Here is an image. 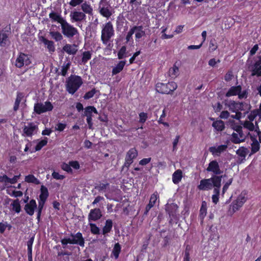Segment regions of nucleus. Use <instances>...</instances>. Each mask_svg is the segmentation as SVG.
<instances>
[{"label":"nucleus","instance_id":"obj_1","mask_svg":"<svg viewBox=\"0 0 261 261\" xmlns=\"http://www.w3.org/2000/svg\"><path fill=\"white\" fill-rule=\"evenodd\" d=\"M222 176H212L210 178L200 180L198 189L202 191H208L214 188L221 187Z\"/></svg>","mask_w":261,"mask_h":261},{"label":"nucleus","instance_id":"obj_2","mask_svg":"<svg viewBox=\"0 0 261 261\" xmlns=\"http://www.w3.org/2000/svg\"><path fill=\"white\" fill-rule=\"evenodd\" d=\"M83 84L82 78L77 75H71L66 81V90L69 93L73 94Z\"/></svg>","mask_w":261,"mask_h":261},{"label":"nucleus","instance_id":"obj_3","mask_svg":"<svg viewBox=\"0 0 261 261\" xmlns=\"http://www.w3.org/2000/svg\"><path fill=\"white\" fill-rule=\"evenodd\" d=\"M61 243L63 245H67L68 244H75L84 247L85 240L82 233L78 232L76 233H71L69 237H66L61 240Z\"/></svg>","mask_w":261,"mask_h":261},{"label":"nucleus","instance_id":"obj_4","mask_svg":"<svg viewBox=\"0 0 261 261\" xmlns=\"http://www.w3.org/2000/svg\"><path fill=\"white\" fill-rule=\"evenodd\" d=\"M114 29L111 21H109L103 24L101 35V40L103 44L107 45L111 39L114 37Z\"/></svg>","mask_w":261,"mask_h":261},{"label":"nucleus","instance_id":"obj_5","mask_svg":"<svg viewBox=\"0 0 261 261\" xmlns=\"http://www.w3.org/2000/svg\"><path fill=\"white\" fill-rule=\"evenodd\" d=\"M224 104L231 112L244 111V114H246L250 109V106L243 102H236L233 100H225Z\"/></svg>","mask_w":261,"mask_h":261},{"label":"nucleus","instance_id":"obj_6","mask_svg":"<svg viewBox=\"0 0 261 261\" xmlns=\"http://www.w3.org/2000/svg\"><path fill=\"white\" fill-rule=\"evenodd\" d=\"M62 33L67 38H71L79 35L77 29L68 23L65 19L61 24Z\"/></svg>","mask_w":261,"mask_h":261},{"label":"nucleus","instance_id":"obj_7","mask_svg":"<svg viewBox=\"0 0 261 261\" xmlns=\"http://www.w3.org/2000/svg\"><path fill=\"white\" fill-rule=\"evenodd\" d=\"M177 88V85L174 82H169L167 84L158 83L156 85V91L162 94H170Z\"/></svg>","mask_w":261,"mask_h":261},{"label":"nucleus","instance_id":"obj_8","mask_svg":"<svg viewBox=\"0 0 261 261\" xmlns=\"http://www.w3.org/2000/svg\"><path fill=\"white\" fill-rule=\"evenodd\" d=\"M236 132L231 135V141L236 144L244 142L248 135H251L248 133H244L241 126H237L234 129Z\"/></svg>","mask_w":261,"mask_h":261},{"label":"nucleus","instance_id":"obj_9","mask_svg":"<svg viewBox=\"0 0 261 261\" xmlns=\"http://www.w3.org/2000/svg\"><path fill=\"white\" fill-rule=\"evenodd\" d=\"M225 95L226 97L238 95L239 99H244L247 97L248 91L246 89L242 90L240 85L232 86L229 89Z\"/></svg>","mask_w":261,"mask_h":261},{"label":"nucleus","instance_id":"obj_10","mask_svg":"<svg viewBox=\"0 0 261 261\" xmlns=\"http://www.w3.org/2000/svg\"><path fill=\"white\" fill-rule=\"evenodd\" d=\"M247 200V197L246 193L242 192L240 195H239L236 200L232 202L230 206L229 212L230 214H233L235 212L238 211L240 207H241Z\"/></svg>","mask_w":261,"mask_h":261},{"label":"nucleus","instance_id":"obj_11","mask_svg":"<svg viewBox=\"0 0 261 261\" xmlns=\"http://www.w3.org/2000/svg\"><path fill=\"white\" fill-rule=\"evenodd\" d=\"M54 108L52 103L49 101H45L44 103L38 102L34 105V111L37 114H41L47 112L51 111Z\"/></svg>","mask_w":261,"mask_h":261},{"label":"nucleus","instance_id":"obj_12","mask_svg":"<svg viewBox=\"0 0 261 261\" xmlns=\"http://www.w3.org/2000/svg\"><path fill=\"white\" fill-rule=\"evenodd\" d=\"M138 155V151L135 148H130L126 153L125 158V162L122 166V170L126 168V170L128 169L129 166L133 163L134 160Z\"/></svg>","mask_w":261,"mask_h":261},{"label":"nucleus","instance_id":"obj_13","mask_svg":"<svg viewBox=\"0 0 261 261\" xmlns=\"http://www.w3.org/2000/svg\"><path fill=\"white\" fill-rule=\"evenodd\" d=\"M206 171L213 174V176H220L223 173V171L221 169L219 163L215 160L210 162Z\"/></svg>","mask_w":261,"mask_h":261},{"label":"nucleus","instance_id":"obj_14","mask_svg":"<svg viewBox=\"0 0 261 261\" xmlns=\"http://www.w3.org/2000/svg\"><path fill=\"white\" fill-rule=\"evenodd\" d=\"M99 12L103 17L109 18L112 15L110 5L107 2L100 1L98 5Z\"/></svg>","mask_w":261,"mask_h":261},{"label":"nucleus","instance_id":"obj_15","mask_svg":"<svg viewBox=\"0 0 261 261\" xmlns=\"http://www.w3.org/2000/svg\"><path fill=\"white\" fill-rule=\"evenodd\" d=\"M31 63L30 57L25 54L20 53L17 57L15 61V66L19 68L23 66H28Z\"/></svg>","mask_w":261,"mask_h":261},{"label":"nucleus","instance_id":"obj_16","mask_svg":"<svg viewBox=\"0 0 261 261\" xmlns=\"http://www.w3.org/2000/svg\"><path fill=\"white\" fill-rule=\"evenodd\" d=\"M38 127L37 125L33 122L28 123L23 128L22 136L24 137H31L37 134Z\"/></svg>","mask_w":261,"mask_h":261},{"label":"nucleus","instance_id":"obj_17","mask_svg":"<svg viewBox=\"0 0 261 261\" xmlns=\"http://www.w3.org/2000/svg\"><path fill=\"white\" fill-rule=\"evenodd\" d=\"M70 21L72 23L81 22L86 19L84 13L81 11H73L70 14Z\"/></svg>","mask_w":261,"mask_h":261},{"label":"nucleus","instance_id":"obj_18","mask_svg":"<svg viewBox=\"0 0 261 261\" xmlns=\"http://www.w3.org/2000/svg\"><path fill=\"white\" fill-rule=\"evenodd\" d=\"M251 75L261 76V56L257 57L252 65Z\"/></svg>","mask_w":261,"mask_h":261},{"label":"nucleus","instance_id":"obj_19","mask_svg":"<svg viewBox=\"0 0 261 261\" xmlns=\"http://www.w3.org/2000/svg\"><path fill=\"white\" fill-rule=\"evenodd\" d=\"M227 148V145H220L218 146H212L209 148V151L214 156H219Z\"/></svg>","mask_w":261,"mask_h":261},{"label":"nucleus","instance_id":"obj_20","mask_svg":"<svg viewBox=\"0 0 261 261\" xmlns=\"http://www.w3.org/2000/svg\"><path fill=\"white\" fill-rule=\"evenodd\" d=\"M37 208V204L36 201L32 199L29 202L27 203L25 205L24 209L25 212L30 216H32L34 213L35 210Z\"/></svg>","mask_w":261,"mask_h":261},{"label":"nucleus","instance_id":"obj_21","mask_svg":"<svg viewBox=\"0 0 261 261\" xmlns=\"http://www.w3.org/2000/svg\"><path fill=\"white\" fill-rule=\"evenodd\" d=\"M102 216L101 211L99 208H94L90 210L88 215L89 221H95L99 219Z\"/></svg>","mask_w":261,"mask_h":261},{"label":"nucleus","instance_id":"obj_22","mask_svg":"<svg viewBox=\"0 0 261 261\" xmlns=\"http://www.w3.org/2000/svg\"><path fill=\"white\" fill-rule=\"evenodd\" d=\"M10 44L8 34L4 31L0 32V46L6 47Z\"/></svg>","mask_w":261,"mask_h":261},{"label":"nucleus","instance_id":"obj_23","mask_svg":"<svg viewBox=\"0 0 261 261\" xmlns=\"http://www.w3.org/2000/svg\"><path fill=\"white\" fill-rule=\"evenodd\" d=\"M63 50L70 55H75L77 51V46L75 44H66L63 47Z\"/></svg>","mask_w":261,"mask_h":261},{"label":"nucleus","instance_id":"obj_24","mask_svg":"<svg viewBox=\"0 0 261 261\" xmlns=\"http://www.w3.org/2000/svg\"><path fill=\"white\" fill-rule=\"evenodd\" d=\"M126 64V61H120L119 63L112 69V75H116L120 72L123 69Z\"/></svg>","mask_w":261,"mask_h":261},{"label":"nucleus","instance_id":"obj_25","mask_svg":"<svg viewBox=\"0 0 261 261\" xmlns=\"http://www.w3.org/2000/svg\"><path fill=\"white\" fill-rule=\"evenodd\" d=\"M49 16L53 21H57L60 23V24H61L65 20V19L62 17L60 14L54 12L50 13Z\"/></svg>","mask_w":261,"mask_h":261},{"label":"nucleus","instance_id":"obj_26","mask_svg":"<svg viewBox=\"0 0 261 261\" xmlns=\"http://www.w3.org/2000/svg\"><path fill=\"white\" fill-rule=\"evenodd\" d=\"M41 40L46 45L49 52L53 53L55 51V47L53 41L48 40L44 37H42Z\"/></svg>","mask_w":261,"mask_h":261},{"label":"nucleus","instance_id":"obj_27","mask_svg":"<svg viewBox=\"0 0 261 261\" xmlns=\"http://www.w3.org/2000/svg\"><path fill=\"white\" fill-rule=\"evenodd\" d=\"M133 29L135 31V33H136L135 38L136 40L139 39L145 36V31L143 30V27L142 25L134 26L133 27Z\"/></svg>","mask_w":261,"mask_h":261},{"label":"nucleus","instance_id":"obj_28","mask_svg":"<svg viewBox=\"0 0 261 261\" xmlns=\"http://www.w3.org/2000/svg\"><path fill=\"white\" fill-rule=\"evenodd\" d=\"M182 173L181 170L178 169L176 170L172 175V181L175 184H178L181 180Z\"/></svg>","mask_w":261,"mask_h":261},{"label":"nucleus","instance_id":"obj_29","mask_svg":"<svg viewBox=\"0 0 261 261\" xmlns=\"http://www.w3.org/2000/svg\"><path fill=\"white\" fill-rule=\"evenodd\" d=\"M207 214V205L205 201H203L199 211V217L201 220V222H203V220L206 215Z\"/></svg>","mask_w":261,"mask_h":261},{"label":"nucleus","instance_id":"obj_30","mask_svg":"<svg viewBox=\"0 0 261 261\" xmlns=\"http://www.w3.org/2000/svg\"><path fill=\"white\" fill-rule=\"evenodd\" d=\"M98 114L96 108L93 106H88L84 109V115L87 117H92V113Z\"/></svg>","mask_w":261,"mask_h":261},{"label":"nucleus","instance_id":"obj_31","mask_svg":"<svg viewBox=\"0 0 261 261\" xmlns=\"http://www.w3.org/2000/svg\"><path fill=\"white\" fill-rule=\"evenodd\" d=\"M212 126L217 130L221 132L225 128L224 123L221 120H216L213 122Z\"/></svg>","mask_w":261,"mask_h":261},{"label":"nucleus","instance_id":"obj_32","mask_svg":"<svg viewBox=\"0 0 261 261\" xmlns=\"http://www.w3.org/2000/svg\"><path fill=\"white\" fill-rule=\"evenodd\" d=\"M255 124L256 125H254L252 122L246 120L243 124V126L244 128L250 131H253L254 130L255 131V129L258 130L259 129L258 126L257 125L256 121H255Z\"/></svg>","mask_w":261,"mask_h":261},{"label":"nucleus","instance_id":"obj_33","mask_svg":"<svg viewBox=\"0 0 261 261\" xmlns=\"http://www.w3.org/2000/svg\"><path fill=\"white\" fill-rule=\"evenodd\" d=\"M112 221L110 219L107 220L106 221L105 225L102 228V234L106 236L107 233L110 232L112 230Z\"/></svg>","mask_w":261,"mask_h":261},{"label":"nucleus","instance_id":"obj_34","mask_svg":"<svg viewBox=\"0 0 261 261\" xmlns=\"http://www.w3.org/2000/svg\"><path fill=\"white\" fill-rule=\"evenodd\" d=\"M81 9L83 12L92 15L93 14V8L91 5L86 2L83 3L81 5Z\"/></svg>","mask_w":261,"mask_h":261},{"label":"nucleus","instance_id":"obj_35","mask_svg":"<svg viewBox=\"0 0 261 261\" xmlns=\"http://www.w3.org/2000/svg\"><path fill=\"white\" fill-rule=\"evenodd\" d=\"M23 98V94L20 92H17L16 98L13 107V110L14 111H17L19 107V105L21 100Z\"/></svg>","mask_w":261,"mask_h":261},{"label":"nucleus","instance_id":"obj_36","mask_svg":"<svg viewBox=\"0 0 261 261\" xmlns=\"http://www.w3.org/2000/svg\"><path fill=\"white\" fill-rule=\"evenodd\" d=\"M179 75V68L174 64L173 67H171L169 70V75L172 79L176 78Z\"/></svg>","mask_w":261,"mask_h":261},{"label":"nucleus","instance_id":"obj_37","mask_svg":"<svg viewBox=\"0 0 261 261\" xmlns=\"http://www.w3.org/2000/svg\"><path fill=\"white\" fill-rule=\"evenodd\" d=\"M92 53L90 51H85L82 54L80 64L85 65L91 58Z\"/></svg>","mask_w":261,"mask_h":261},{"label":"nucleus","instance_id":"obj_38","mask_svg":"<svg viewBox=\"0 0 261 261\" xmlns=\"http://www.w3.org/2000/svg\"><path fill=\"white\" fill-rule=\"evenodd\" d=\"M177 208L178 206L176 204L172 203L166 207V211L170 216H173L175 214Z\"/></svg>","mask_w":261,"mask_h":261},{"label":"nucleus","instance_id":"obj_39","mask_svg":"<svg viewBox=\"0 0 261 261\" xmlns=\"http://www.w3.org/2000/svg\"><path fill=\"white\" fill-rule=\"evenodd\" d=\"M220 187H218V188L217 187V188H215V189H214V190H213L214 194L212 195V199L213 202L215 204H217L219 201V195H220Z\"/></svg>","mask_w":261,"mask_h":261},{"label":"nucleus","instance_id":"obj_40","mask_svg":"<svg viewBox=\"0 0 261 261\" xmlns=\"http://www.w3.org/2000/svg\"><path fill=\"white\" fill-rule=\"evenodd\" d=\"M252 143L251 144V152L254 153L258 151L260 148V145L258 141L256 139H254L253 137L250 135Z\"/></svg>","mask_w":261,"mask_h":261},{"label":"nucleus","instance_id":"obj_41","mask_svg":"<svg viewBox=\"0 0 261 261\" xmlns=\"http://www.w3.org/2000/svg\"><path fill=\"white\" fill-rule=\"evenodd\" d=\"M40 191L41 193L39 195V199L40 200L46 201L48 196V192L47 188L44 186H41Z\"/></svg>","mask_w":261,"mask_h":261},{"label":"nucleus","instance_id":"obj_42","mask_svg":"<svg viewBox=\"0 0 261 261\" xmlns=\"http://www.w3.org/2000/svg\"><path fill=\"white\" fill-rule=\"evenodd\" d=\"M49 35L57 42L61 41L63 38L61 33L58 31H50Z\"/></svg>","mask_w":261,"mask_h":261},{"label":"nucleus","instance_id":"obj_43","mask_svg":"<svg viewBox=\"0 0 261 261\" xmlns=\"http://www.w3.org/2000/svg\"><path fill=\"white\" fill-rule=\"evenodd\" d=\"M25 181L29 183H33L36 185H39L40 181L34 175L30 174L25 177Z\"/></svg>","mask_w":261,"mask_h":261},{"label":"nucleus","instance_id":"obj_44","mask_svg":"<svg viewBox=\"0 0 261 261\" xmlns=\"http://www.w3.org/2000/svg\"><path fill=\"white\" fill-rule=\"evenodd\" d=\"M12 209L17 213H19L21 211V206L18 199H16L13 201L11 204Z\"/></svg>","mask_w":261,"mask_h":261},{"label":"nucleus","instance_id":"obj_45","mask_svg":"<svg viewBox=\"0 0 261 261\" xmlns=\"http://www.w3.org/2000/svg\"><path fill=\"white\" fill-rule=\"evenodd\" d=\"M121 249V247L120 245L118 243H116L112 250V254L114 255L115 259L118 258Z\"/></svg>","mask_w":261,"mask_h":261},{"label":"nucleus","instance_id":"obj_46","mask_svg":"<svg viewBox=\"0 0 261 261\" xmlns=\"http://www.w3.org/2000/svg\"><path fill=\"white\" fill-rule=\"evenodd\" d=\"M47 143V138H45L43 140H41L39 141L37 144L36 145L35 150H32L31 151V152H33L34 151H39L41 149V148L45 146Z\"/></svg>","mask_w":261,"mask_h":261},{"label":"nucleus","instance_id":"obj_47","mask_svg":"<svg viewBox=\"0 0 261 261\" xmlns=\"http://www.w3.org/2000/svg\"><path fill=\"white\" fill-rule=\"evenodd\" d=\"M71 65L70 62H68L67 63H64L63 65L61 66V74L64 76H65L67 72V71L69 69Z\"/></svg>","mask_w":261,"mask_h":261},{"label":"nucleus","instance_id":"obj_48","mask_svg":"<svg viewBox=\"0 0 261 261\" xmlns=\"http://www.w3.org/2000/svg\"><path fill=\"white\" fill-rule=\"evenodd\" d=\"M159 194L158 193L155 192H154L153 194H152L151 195V197L150 198V200H149V204H150V205H152V206H153L156 201V200L159 199Z\"/></svg>","mask_w":261,"mask_h":261},{"label":"nucleus","instance_id":"obj_49","mask_svg":"<svg viewBox=\"0 0 261 261\" xmlns=\"http://www.w3.org/2000/svg\"><path fill=\"white\" fill-rule=\"evenodd\" d=\"M89 225L90 227V230L92 234H98L100 233L99 228L96 226L95 224L90 223Z\"/></svg>","mask_w":261,"mask_h":261},{"label":"nucleus","instance_id":"obj_50","mask_svg":"<svg viewBox=\"0 0 261 261\" xmlns=\"http://www.w3.org/2000/svg\"><path fill=\"white\" fill-rule=\"evenodd\" d=\"M126 47L122 46L118 53V58L119 59H122L126 57Z\"/></svg>","mask_w":261,"mask_h":261},{"label":"nucleus","instance_id":"obj_51","mask_svg":"<svg viewBox=\"0 0 261 261\" xmlns=\"http://www.w3.org/2000/svg\"><path fill=\"white\" fill-rule=\"evenodd\" d=\"M135 33V31L133 29V27L132 28L128 31L126 36V42H130L133 43V35Z\"/></svg>","mask_w":261,"mask_h":261},{"label":"nucleus","instance_id":"obj_52","mask_svg":"<svg viewBox=\"0 0 261 261\" xmlns=\"http://www.w3.org/2000/svg\"><path fill=\"white\" fill-rule=\"evenodd\" d=\"M96 91L95 89H92L91 91L86 93V94L84 96V98L85 99H89L93 97L94 94H95Z\"/></svg>","mask_w":261,"mask_h":261},{"label":"nucleus","instance_id":"obj_53","mask_svg":"<svg viewBox=\"0 0 261 261\" xmlns=\"http://www.w3.org/2000/svg\"><path fill=\"white\" fill-rule=\"evenodd\" d=\"M179 139H180V136L177 135L175 137V139L173 140V148H172V151L173 152H176L177 150V149H178L177 144L179 142Z\"/></svg>","mask_w":261,"mask_h":261},{"label":"nucleus","instance_id":"obj_54","mask_svg":"<svg viewBox=\"0 0 261 261\" xmlns=\"http://www.w3.org/2000/svg\"><path fill=\"white\" fill-rule=\"evenodd\" d=\"M139 122L144 123L148 118L147 114L144 112H141L139 114Z\"/></svg>","mask_w":261,"mask_h":261},{"label":"nucleus","instance_id":"obj_55","mask_svg":"<svg viewBox=\"0 0 261 261\" xmlns=\"http://www.w3.org/2000/svg\"><path fill=\"white\" fill-rule=\"evenodd\" d=\"M84 2V0H71L69 3V4L73 7H76L78 5L82 4Z\"/></svg>","mask_w":261,"mask_h":261},{"label":"nucleus","instance_id":"obj_56","mask_svg":"<svg viewBox=\"0 0 261 261\" xmlns=\"http://www.w3.org/2000/svg\"><path fill=\"white\" fill-rule=\"evenodd\" d=\"M256 111H255L254 110L252 111L248 115V118L249 119L248 121H250L251 122H252L254 119L258 116V114L256 113Z\"/></svg>","mask_w":261,"mask_h":261},{"label":"nucleus","instance_id":"obj_57","mask_svg":"<svg viewBox=\"0 0 261 261\" xmlns=\"http://www.w3.org/2000/svg\"><path fill=\"white\" fill-rule=\"evenodd\" d=\"M53 177L57 180H61L65 178L63 175L60 174L58 172L54 171L51 174Z\"/></svg>","mask_w":261,"mask_h":261},{"label":"nucleus","instance_id":"obj_58","mask_svg":"<svg viewBox=\"0 0 261 261\" xmlns=\"http://www.w3.org/2000/svg\"><path fill=\"white\" fill-rule=\"evenodd\" d=\"M61 168L63 170L66 171L67 172H72V169L70 167V165L69 163V164H66V163H63L62 164Z\"/></svg>","mask_w":261,"mask_h":261},{"label":"nucleus","instance_id":"obj_59","mask_svg":"<svg viewBox=\"0 0 261 261\" xmlns=\"http://www.w3.org/2000/svg\"><path fill=\"white\" fill-rule=\"evenodd\" d=\"M220 62V60H216L215 58L211 59L208 61V65L213 67H216V64Z\"/></svg>","mask_w":261,"mask_h":261},{"label":"nucleus","instance_id":"obj_60","mask_svg":"<svg viewBox=\"0 0 261 261\" xmlns=\"http://www.w3.org/2000/svg\"><path fill=\"white\" fill-rule=\"evenodd\" d=\"M109 185L108 184H100L99 185L97 186L95 188L98 190L99 191H102L105 190L108 186Z\"/></svg>","mask_w":261,"mask_h":261},{"label":"nucleus","instance_id":"obj_61","mask_svg":"<svg viewBox=\"0 0 261 261\" xmlns=\"http://www.w3.org/2000/svg\"><path fill=\"white\" fill-rule=\"evenodd\" d=\"M70 167H72L75 169H79L80 167V164L77 161H70L69 162Z\"/></svg>","mask_w":261,"mask_h":261},{"label":"nucleus","instance_id":"obj_62","mask_svg":"<svg viewBox=\"0 0 261 261\" xmlns=\"http://www.w3.org/2000/svg\"><path fill=\"white\" fill-rule=\"evenodd\" d=\"M66 126V124L65 123H59L57 125L56 129L58 131L62 132L65 128Z\"/></svg>","mask_w":261,"mask_h":261},{"label":"nucleus","instance_id":"obj_63","mask_svg":"<svg viewBox=\"0 0 261 261\" xmlns=\"http://www.w3.org/2000/svg\"><path fill=\"white\" fill-rule=\"evenodd\" d=\"M151 160V158H144L140 161L139 164L142 166H144L148 164Z\"/></svg>","mask_w":261,"mask_h":261},{"label":"nucleus","instance_id":"obj_64","mask_svg":"<svg viewBox=\"0 0 261 261\" xmlns=\"http://www.w3.org/2000/svg\"><path fill=\"white\" fill-rule=\"evenodd\" d=\"M229 116V113L227 111H223L221 113L219 117L221 119H227Z\"/></svg>","mask_w":261,"mask_h":261}]
</instances>
